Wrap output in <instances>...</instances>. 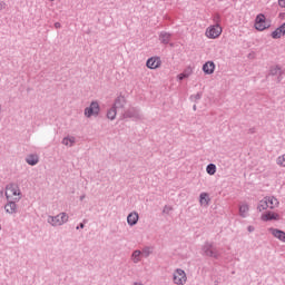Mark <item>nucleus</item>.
Wrapping results in <instances>:
<instances>
[{"label":"nucleus","instance_id":"nucleus-1","mask_svg":"<svg viewBox=\"0 0 285 285\" xmlns=\"http://www.w3.org/2000/svg\"><path fill=\"white\" fill-rule=\"evenodd\" d=\"M279 207V200L275 198V196H265L262 200H259L257 210L262 213L263 210H274V208Z\"/></svg>","mask_w":285,"mask_h":285},{"label":"nucleus","instance_id":"nucleus-2","mask_svg":"<svg viewBox=\"0 0 285 285\" xmlns=\"http://www.w3.org/2000/svg\"><path fill=\"white\" fill-rule=\"evenodd\" d=\"M4 195L8 202H21V197H23L21 188H19V185L17 184H9L6 187Z\"/></svg>","mask_w":285,"mask_h":285},{"label":"nucleus","instance_id":"nucleus-3","mask_svg":"<svg viewBox=\"0 0 285 285\" xmlns=\"http://www.w3.org/2000/svg\"><path fill=\"white\" fill-rule=\"evenodd\" d=\"M254 27L258 32H264V30H268V28H271V21L266 19V16L259 13L255 18Z\"/></svg>","mask_w":285,"mask_h":285},{"label":"nucleus","instance_id":"nucleus-4","mask_svg":"<svg viewBox=\"0 0 285 285\" xmlns=\"http://www.w3.org/2000/svg\"><path fill=\"white\" fill-rule=\"evenodd\" d=\"M222 32H224L222 26L212 24L206 29L205 36L207 37V39H219V37H222Z\"/></svg>","mask_w":285,"mask_h":285},{"label":"nucleus","instance_id":"nucleus-5","mask_svg":"<svg viewBox=\"0 0 285 285\" xmlns=\"http://www.w3.org/2000/svg\"><path fill=\"white\" fill-rule=\"evenodd\" d=\"M68 214L60 213L57 216H49L48 224H51L52 226H63V224L68 223Z\"/></svg>","mask_w":285,"mask_h":285},{"label":"nucleus","instance_id":"nucleus-6","mask_svg":"<svg viewBox=\"0 0 285 285\" xmlns=\"http://www.w3.org/2000/svg\"><path fill=\"white\" fill-rule=\"evenodd\" d=\"M173 282L176 285H186V283L188 282V276L186 275V272L181 268H177L173 273Z\"/></svg>","mask_w":285,"mask_h":285},{"label":"nucleus","instance_id":"nucleus-7","mask_svg":"<svg viewBox=\"0 0 285 285\" xmlns=\"http://www.w3.org/2000/svg\"><path fill=\"white\" fill-rule=\"evenodd\" d=\"M125 100L124 98L119 97L117 98L116 102L114 104V107L108 110L107 117L111 121L117 117V108H124Z\"/></svg>","mask_w":285,"mask_h":285},{"label":"nucleus","instance_id":"nucleus-8","mask_svg":"<svg viewBox=\"0 0 285 285\" xmlns=\"http://www.w3.org/2000/svg\"><path fill=\"white\" fill-rule=\"evenodd\" d=\"M99 102L92 101L90 106L85 109V116H87L88 118L97 117V115H99Z\"/></svg>","mask_w":285,"mask_h":285},{"label":"nucleus","instance_id":"nucleus-9","mask_svg":"<svg viewBox=\"0 0 285 285\" xmlns=\"http://www.w3.org/2000/svg\"><path fill=\"white\" fill-rule=\"evenodd\" d=\"M262 222H279L282 219V216H279L278 213L275 212H265L261 216Z\"/></svg>","mask_w":285,"mask_h":285},{"label":"nucleus","instance_id":"nucleus-10","mask_svg":"<svg viewBox=\"0 0 285 285\" xmlns=\"http://www.w3.org/2000/svg\"><path fill=\"white\" fill-rule=\"evenodd\" d=\"M146 66L149 70H157L161 66V59L159 57H151L147 60Z\"/></svg>","mask_w":285,"mask_h":285},{"label":"nucleus","instance_id":"nucleus-11","mask_svg":"<svg viewBox=\"0 0 285 285\" xmlns=\"http://www.w3.org/2000/svg\"><path fill=\"white\" fill-rule=\"evenodd\" d=\"M282 37H285V22L272 32V39H282Z\"/></svg>","mask_w":285,"mask_h":285},{"label":"nucleus","instance_id":"nucleus-12","mask_svg":"<svg viewBox=\"0 0 285 285\" xmlns=\"http://www.w3.org/2000/svg\"><path fill=\"white\" fill-rule=\"evenodd\" d=\"M17 202L18 200H8V204L4 206L6 213L14 215V213H17Z\"/></svg>","mask_w":285,"mask_h":285},{"label":"nucleus","instance_id":"nucleus-13","mask_svg":"<svg viewBox=\"0 0 285 285\" xmlns=\"http://www.w3.org/2000/svg\"><path fill=\"white\" fill-rule=\"evenodd\" d=\"M269 233H272L273 237L279 239V242L285 243V232L276 228H269Z\"/></svg>","mask_w":285,"mask_h":285},{"label":"nucleus","instance_id":"nucleus-14","mask_svg":"<svg viewBox=\"0 0 285 285\" xmlns=\"http://www.w3.org/2000/svg\"><path fill=\"white\" fill-rule=\"evenodd\" d=\"M137 222H139V214L137 212L130 213L127 216V223L129 226H136Z\"/></svg>","mask_w":285,"mask_h":285},{"label":"nucleus","instance_id":"nucleus-15","mask_svg":"<svg viewBox=\"0 0 285 285\" xmlns=\"http://www.w3.org/2000/svg\"><path fill=\"white\" fill-rule=\"evenodd\" d=\"M203 71L205 72V75H213V72H215V62H213V61H207V62L203 66Z\"/></svg>","mask_w":285,"mask_h":285},{"label":"nucleus","instance_id":"nucleus-16","mask_svg":"<svg viewBox=\"0 0 285 285\" xmlns=\"http://www.w3.org/2000/svg\"><path fill=\"white\" fill-rule=\"evenodd\" d=\"M204 253L207 255V257H219V254L217 253V249L213 248V246L204 247Z\"/></svg>","mask_w":285,"mask_h":285},{"label":"nucleus","instance_id":"nucleus-17","mask_svg":"<svg viewBox=\"0 0 285 285\" xmlns=\"http://www.w3.org/2000/svg\"><path fill=\"white\" fill-rule=\"evenodd\" d=\"M26 161L29 164V166H37V164H39V156L31 154L27 156Z\"/></svg>","mask_w":285,"mask_h":285},{"label":"nucleus","instance_id":"nucleus-18","mask_svg":"<svg viewBox=\"0 0 285 285\" xmlns=\"http://www.w3.org/2000/svg\"><path fill=\"white\" fill-rule=\"evenodd\" d=\"M199 202L202 206H208L210 203V197H208L207 193H202L199 196Z\"/></svg>","mask_w":285,"mask_h":285},{"label":"nucleus","instance_id":"nucleus-19","mask_svg":"<svg viewBox=\"0 0 285 285\" xmlns=\"http://www.w3.org/2000/svg\"><path fill=\"white\" fill-rule=\"evenodd\" d=\"M190 75H193V69L188 68L183 73L178 75L177 79H178V81H184V79H188V77H190Z\"/></svg>","mask_w":285,"mask_h":285},{"label":"nucleus","instance_id":"nucleus-20","mask_svg":"<svg viewBox=\"0 0 285 285\" xmlns=\"http://www.w3.org/2000/svg\"><path fill=\"white\" fill-rule=\"evenodd\" d=\"M142 255H144V253H141V250H135L131 255V259H132L134 264H139V262H141Z\"/></svg>","mask_w":285,"mask_h":285},{"label":"nucleus","instance_id":"nucleus-21","mask_svg":"<svg viewBox=\"0 0 285 285\" xmlns=\"http://www.w3.org/2000/svg\"><path fill=\"white\" fill-rule=\"evenodd\" d=\"M248 210H249L248 204H242L239 206V213L242 217H246V215H248Z\"/></svg>","mask_w":285,"mask_h":285},{"label":"nucleus","instance_id":"nucleus-22","mask_svg":"<svg viewBox=\"0 0 285 285\" xmlns=\"http://www.w3.org/2000/svg\"><path fill=\"white\" fill-rule=\"evenodd\" d=\"M206 173H208L209 175H215L217 173V166H215V164H209L206 167Z\"/></svg>","mask_w":285,"mask_h":285},{"label":"nucleus","instance_id":"nucleus-23","mask_svg":"<svg viewBox=\"0 0 285 285\" xmlns=\"http://www.w3.org/2000/svg\"><path fill=\"white\" fill-rule=\"evenodd\" d=\"M269 75H272L273 77H275V75H282V68H279V66L272 67L269 70Z\"/></svg>","mask_w":285,"mask_h":285},{"label":"nucleus","instance_id":"nucleus-24","mask_svg":"<svg viewBox=\"0 0 285 285\" xmlns=\"http://www.w3.org/2000/svg\"><path fill=\"white\" fill-rule=\"evenodd\" d=\"M75 141H76L75 137H66L63 138L62 144L65 146H73Z\"/></svg>","mask_w":285,"mask_h":285},{"label":"nucleus","instance_id":"nucleus-25","mask_svg":"<svg viewBox=\"0 0 285 285\" xmlns=\"http://www.w3.org/2000/svg\"><path fill=\"white\" fill-rule=\"evenodd\" d=\"M276 164L277 166H279L281 168H285V154L281 155L276 158Z\"/></svg>","mask_w":285,"mask_h":285},{"label":"nucleus","instance_id":"nucleus-26","mask_svg":"<svg viewBox=\"0 0 285 285\" xmlns=\"http://www.w3.org/2000/svg\"><path fill=\"white\" fill-rule=\"evenodd\" d=\"M160 41L163 43H169L170 42V33H166V32L160 33Z\"/></svg>","mask_w":285,"mask_h":285},{"label":"nucleus","instance_id":"nucleus-27","mask_svg":"<svg viewBox=\"0 0 285 285\" xmlns=\"http://www.w3.org/2000/svg\"><path fill=\"white\" fill-rule=\"evenodd\" d=\"M220 22H222V16H219V13H216L214 16V23H216V26H219Z\"/></svg>","mask_w":285,"mask_h":285},{"label":"nucleus","instance_id":"nucleus-28","mask_svg":"<svg viewBox=\"0 0 285 285\" xmlns=\"http://www.w3.org/2000/svg\"><path fill=\"white\" fill-rule=\"evenodd\" d=\"M279 8H285V0H278Z\"/></svg>","mask_w":285,"mask_h":285},{"label":"nucleus","instance_id":"nucleus-29","mask_svg":"<svg viewBox=\"0 0 285 285\" xmlns=\"http://www.w3.org/2000/svg\"><path fill=\"white\" fill-rule=\"evenodd\" d=\"M247 230H248V233H253L255 230V227L254 226H248Z\"/></svg>","mask_w":285,"mask_h":285},{"label":"nucleus","instance_id":"nucleus-30","mask_svg":"<svg viewBox=\"0 0 285 285\" xmlns=\"http://www.w3.org/2000/svg\"><path fill=\"white\" fill-rule=\"evenodd\" d=\"M55 28H56L57 30H59V28H61V23H60V22H56V23H55Z\"/></svg>","mask_w":285,"mask_h":285},{"label":"nucleus","instance_id":"nucleus-31","mask_svg":"<svg viewBox=\"0 0 285 285\" xmlns=\"http://www.w3.org/2000/svg\"><path fill=\"white\" fill-rule=\"evenodd\" d=\"M132 285H144V284L139 282H135Z\"/></svg>","mask_w":285,"mask_h":285},{"label":"nucleus","instance_id":"nucleus-32","mask_svg":"<svg viewBox=\"0 0 285 285\" xmlns=\"http://www.w3.org/2000/svg\"><path fill=\"white\" fill-rule=\"evenodd\" d=\"M80 228H83V223L80 224Z\"/></svg>","mask_w":285,"mask_h":285},{"label":"nucleus","instance_id":"nucleus-33","mask_svg":"<svg viewBox=\"0 0 285 285\" xmlns=\"http://www.w3.org/2000/svg\"><path fill=\"white\" fill-rule=\"evenodd\" d=\"M0 230H1V225H0Z\"/></svg>","mask_w":285,"mask_h":285}]
</instances>
